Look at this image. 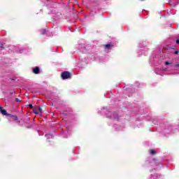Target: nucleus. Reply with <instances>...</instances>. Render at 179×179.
I'll list each match as a JSON object with an SVG mask.
<instances>
[{"label": "nucleus", "mask_w": 179, "mask_h": 179, "mask_svg": "<svg viewBox=\"0 0 179 179\" xmlns=\"http://www.w3.org/2000/svg\"><path fill=\"white\" fill-rule=\"evenodd\" d=\"M33 113L34 114H36L38 115H41L43 113V109H41V107H36L33 109Z\"/></svg>", "instance_id": "f257e3e1"}, {"label": "nucleus", "mask_w": 179, "mask_h": 179, "mask_svg": "<svg viewBox=\"0 0 179 179\" xmlns=\"http://www.w3.org/2000/svg\"><path fill=\"white\" fill-rule=\"evenodd\" d=\"M62 79H69L71 78V73L69 71H64L62 73Z\"/></svg>", "instance_id": "f03ea898"}, {"label": "nucleus", "mask_w": 179, "mask_h": 179, "mask_svg": "<svg viewBox=\"0 0 179 179\" xmlns=\"http://www.w3.org/2000/svg\"><path fill=\"white\" fill-rule=\"evenodd\" d=\"M0 112L3 115H6L8 117L9 114H8V112L5 109H3V107L0 106Z\"/></svg>", "instance_id": "7ed1b4c3"}, {"label": "nucleus", "mask_w": 179, "mask_h": 179, "mask_svg": "<svg viewBox=\"0 0 179 179\" xmlns=\"http://www.w3.org/2000/svg\"><path fill=\"white\" fill-rule=\"evenodd\" d=\"M32 71L34 73H35L36 75H38V73H40V68L38 66L34 68Z\"/></svg>", "instance_id": "20e7f679"}, {"label": "nucleus", "mask_w": 179, "mask_h": 179, "mask_svg": "<svg viewBox=\"0 0 179 179\" xmlns=\"http://www.w3.org/2000/svg\"><path fill=\"white\" fill-rule=\"evenodd\" d=\"M8 117L10 118V120H13L14 121H17V116L9 114Z\"/></svg>", "instance_id": "39448f33"}, {"label": "nucleus", "mask_w": 179, "mask_h": 179, "mask_svg": "<svg viewBox=\"0 0 179 179\" xmlns=\"http://www.w3.org/2000/svg\"><path fill=\"white\" fill-rule=\"evenodd\" d=\"M111 47H113V45H111L110 43L105 45V48H107L108 50H110Z\"/></svg>", "instance_id": "423d86ee"}, {"label": "nucleus", "mask_w": 179, "mask_h": 179, "mask_svg": "<svg viewBox=\"0 0 179 179\" xmlns=\"http://www.w3.org/2000/svg\"><path fill=\"white\" fill-rule=\"evenodd\" d=\"M110 118H117V115L116 113H113L112 115H110Z\"/></svg>", "instance_id": "0eeeda50"}, {"label": "nucleus", "mask_w": 179, "mask_h": 179, "mask_svg": "<svg viewBox=\"0 0 179 179\" xmlns=\"http://www.w3.org/2000/svg\"><path fill=\"white\" fill-rule=\"evenodd\" d=\"M150 153H151V155H156V151H155L154 150H150Z\"/></svg>", "instance_id": "6e6552de"}, {"label": "nucleus", "mask_w": 179, "mask_h": 179, "mask_svg": "<svg viewBox=\"0 0 179 179\" xmlns=\"http://www.w3.org/2000/svg\"><path fill=\"white\" fill-rule=\"evenodd\" d=\"M175 66H176V68H179V62H177L175 65Z\"/></svg>", "instance_id": "1a4fd4ad"}, {"label": "nucleus", "mask_w": 179, "mask_h": 179, "mask_svg": "<svg viewBox=\"0 0 179 179\" xmlns=\"http://www.w3.org/2000/svg\"><path fill=\"white\" fill-rule=\"evenodd\" d=\"M15 101L17 102V103H19V102H20V99H15Z\"/></svg>", "instance_id": "9d476101"}, {"label": "nucleus", "mask_w": 179, "mask_h": 179, "mask_svg": "<svg viewBox=\"0 0 179 179\" xmlns=\"http://www.w3.org/2000/svg\"><path fill=\"white\" fill-rule=\"evenodd\" d=\"M45 31H46V30H45V29H43V30L42 31V34H45Z\"/></svg>", "instance_id": "9b49d317"}, {"label": "nucleus", "mask_w": 179, "mask_h": 179, "mask_svg": "<svg viewBox=\"0 0 179 179\" xmlns=\"http://www.w3.org/2000/svg\"><path fill=\"white\" fill-rule=\"evenodd\" d=\"M170 64H171V63L169 62H165V65H170Z\"/></svg>", "instance_id": "f8f14e48"}, {"label": "nucleus", "mask_w": 179, "mask_h": 179, "mask_svg": "<svg viewBox=\"0 0 179 179\" xmlns=\"http://www.w3.org/2000/svg\"><path fill=\"white\" fill-rule=\"evenodd\" d=\"M178 52H179L178 50H176V51L174 52V54L177 55V54H178Z\"/></svg>", "instance_id": "ddd939ff"}, {"label": "nucleus", "mask_w": 179, "mask_h": 179, "mask_svg": "<svg viewBox=\"0 0 179 179\" xmlns=\"http://www.w3.org/2000/svg\"><path fill=\"white\" fill-rule=\"evenodd\" d=\"M29 108H33V105L29 104Z\"/></svg>", "instance_id": "4468645a"}, {"label": "nucleus", "mask_w": 179, "mask_h": 179, "mask_svg": "<svg viewBox=\"0 0 179 179\" xmlns=\"http://www.w3.org/2000/svg\"><path fill=\"white\" fill-rule=\"evenodd\" d=\"M45 136H47V138H50L51 136L50 134H46Z\"/></svg>", "instance_id": "2eb2a0df"}, {"label": "nucleus", "mask_w": 179, "mask_h": 179, "mask_svg": "<svg viewBox=\"0 0 179 179\" xmlns=\"http://www.w3.org/2000/svg\"><path fill=\"white\" fill-rule=\"evenodd\" d=\"M141 1H143V0H141Z\"/></svg>", "instance_id": "dca6fc26"}]
</instances>
